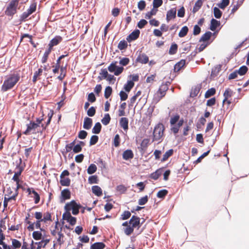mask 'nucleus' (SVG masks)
<instances>
[{"mask_svg": "<svg viewBox=\"0 0 249 249\" xmlns=\"http://www.w3.org/2000/svg\"><path fill=\"white\" fill-rule=\"evenodd\" d=\"M163 170V168H160L157 170L155 172L150 175L151 178L154 180L158 179L159 177L162 174Z\"/></svg>", "mask_w": 249, "mask_h": 249, "instance_id": "obj_21", "label": "nucleus"}, {"mask_svg": "<svg viewBox=\"0 0 249 249\" xmlns=\"http://www.w3.org/2000/svg\"><path fill=\"white\" fill-rule=\"evenodd\" d=\"M129 223L131 224L134 228H138V229H139L142 224V223L140 222V217L134 215H132L129 220Z\"/></svg>", "mask_w": 249, "mask_h": 249, "instance_id": "obj_9", "label": "nucleus"}, {"mask_svg": "<svg viewBox=\"0 0 249 249\" xmlns=\"http://www.w3.org/2000/svg\"><path fill=\"white\" fill-rule=\"evenodd\" d=\"M155 106H150L147 109L145 113L146 115L150 119L152 116V113L154 111Z\"/></svg>", "mask_w": 249, "mask_h": 249, "instance_id": "obj_54", "label": "nucleus"}, {"mask_svg": "<svg viewBox=\"0 0 249 249\" xmlns=\"http://www.w3.org/2000/svg\"><path fill=\"white\" fill-rule=\"evenodd\" d=\"M213 15L214 17L217 19L220 18L222 15V12L219 9V8L214 7L213 8Z\"/></svg>", "mask_w": 249, "mask_h": 249, "instance_id": "obj_38", "label": "nucleus"}, {"mask_svg": "<svg viewBox=\"0 0 249 249\" xmlns=\"http://www.w3.org/2000/svg\"><path fill=\"white\" fill-rule=\"evenodd\" d=\"M105 247L103 242H95L91 245L90 249H104Z\"/></svg>", "mask_w": 249, "mask_h": 249, "instance_id": "obj_26", "label": "nucleus"}, {"mask_svg": "<svg viewBox=\"0 0 249 249\" xmlns=\"http://www.w3.org/2000/svg\"><path fill=\"white\" fill-rule=\"evenodd\" d=\"M174 153V150L173 149H170L167 151L163 155L162 159H161V161H164L166 160L170 156H171Z\"/></svg>", "mask_w": 249, "mask_h": 249, "instance_id": "obj_31", "label": "nucleus"}, {"mask_svg": "<svg viewBox=\"0 0 249 249\" xmlns=\"http://www.w3.org/2000/svg\"><path fill=\"white\" fill-rule=\"evenodd\" d=\"M127 47V43L124 40H121L118 45V48L120 50L125 49Z\"/></svg>", "mask_w": 249, "mask_h": 249, "instance_id": "obj_49", "label": "nucleus"}, {"mask_svg": "<svg viewBox=\"0 0 249 249\" xmlns=\"http://www.w3.org/2000/svg\"><path fill=\"white\" fill-rule=\"evenodd\" d=\"M201 86L200 85H197L194 88H193L190 93L191 97H194L196 96L201 89Z\"/></svg>", "mask_w": 249, "mask_h": 249, "instance_id": "obj_25", "label": "nucleus"}, {"mask_svg": "<svg viewBox=\"0 0 249 249\" xmlns=\"http://www.w3.org/2000/svg\"><path fill=\"white\" fill-rule=\"evenodd\" d=\"M134 83L132 81H127V83L124 85V89L126 92H129L132 88L134 87Z\"/></svg>", "mask_w": 249, "mask_h": 249, "instance_id": "obj_32", "label": "nucleus"}, {"mask_svg": "<svg viewBox=\"0 0 249 249\" xmlns=\"http://www.w3.org/2000/svg\"><path fill=\"white\" fill-rule=\"evenodd\" d=\"M177 10L175 8H173L167 11L166 14V20L169 22L171 19H174L176 18Z\"/></svg>", "mask_w": 249, "mask_h": 249, "instance_id": "obj_12", "label": "nucleus"}, {"mask_svg": "<svg viewBox=\"0 0 249 249\" xmlns=\"http://www.w3.org/2000/svg\"><path fill=\"white\" fill-rule=\"evenodd\" d=\"M230 3V0H222L221 2L217 4L218 7L222 9H224Z\"/></svg>", "mask_w": 249, "mask_h": 249, "instance_id": "obj_43", "label": "nucleus"}, {"mask_svg": "<svg viewBox=\"0 0 249 249\" xmlns=\"http://www.w3.org/2000/svg\"><path fill=\"white\" fill-rule=\"evenodd\" d=\"M170 83L167 82L166 84H162L156 94L154 95L153 100L156 103H157L160 100L165 96L166 94V91L168 89V86L169 85Z\"/></svg>", "mask_w": 249, "mask_h": 249, "instance_id": "obj_2", "label": "nucleus"}, {"mask_svg": "<svg viewBox=\"0 0 249 249\" xmlns=\"http://www.w3.org/2000/svg\"><path fill=\"white\" fill-rule=\"evenodd\" d=\"M96 113V107H91L87 111V114L89 117H93Z\"/></svg>", "mask_w": 249, "mask_h": 249, "instance_id": "obj_60", "label": "nucleus"}, {"mask_svg": "<svg viewBox=\"0 0 249 249\" xmlns=\"http://www.w3.org/2000/svg\"><path fill=\"white\" fill-rule=\"evenodd\" d=\"M102 125L99 122L96 123L92 129V132L94 134H99L101 131Z\"/></svg>", "mask_w": 249, "mask_h": 249, "instance_id": "obj_27", "label": "nucleus"}, {"mask_svg": "<svg viewBox=\"0 0 249 249\" xmlns=\"http://www.w3.org/2000/svg\"><path fill=\"white\" fill-rule=\"evenodd\" d=\"M232 91L230 89L228 88L226 89L223 94L224 99L223 100V105L226 103V101H227V99L232 96Z\"/></svg>", "mask_w": 249, "mask_h": 249, "instance_id": "obj_24", "label": "nucleus"}, {"mask_svg": "<svg viewBox=\"0 0 249 249\" xmlns=\"http://www.w3.org/2000/svg\"><path fill=\"white\" fill-rule=\"evenodd\" d=\"M116 190L121 194L124 193L126 190V187L124 185H119L116 187Z\"/></svg>", "mask_w": 249, "mask_h": 249, "instance_id": "obj_61", "label": "nucleus"}, {"mask_svg": "<svg viewBox=\"0 0 249 249\" xmlns=\"http://www.w3.org/2000/svg\"><path fill=\"white\" fill-rule=\"evenodd\" d=\"M140 31L138 29H135L130 33L126 37V40L128 42H131L136 40L140 36Z\"/></svg>", "mask_w": 249, "mask_h": 249, "instance_id": "obj_10", "label": "nucleus"}, {"mask_svg": "<svg viewBox=\"0 0 249 249\" xmlns=\"http://www.w3.org/2000/svg\"><path fill=\"white\" fill-rule=\"evenodd\" d=\"M20 78V74L18 72H14L6 76L1 87V91L4 92L12 89L19 81Z\"/></svg>", "mask_w": 249, "mask_h": 249, "instance_id": "obj_1", "label": "nucleus"}, {"mask_svg": "<svg viewBox=\"0 0 249 249\" xmlns=\"http://www.w3.org/2000/svg\"><path fill=\"white\" fill-rule=\"evenodd\" d=\"M62 40V37L60 36H56L53 38L49 42V47L53 49L54 46L58 45Z\"/></svg>", "mask_w": 249, "mask_h": 249, "instance_id": "obj_13", "label": "nucleus"}, {"mask_svg": "<svg viewBox=\"0 0 249 249\" xmlns=\"http://www.w3.org/2000/svg\"><path fill=\"white\" fill-rule=\"evenodd\" d=\"M100 75H101L98 76V79L100 80L106 79L108 75L107 70L106 69H102L100 72Z\"/></svg>", "mask_w": 249, "mask_h": 249, "instance_id": "obj_40", "label": "nucleus"}, {"mask_svg": "<svg viewBox=\"0 0 249 249\" xmlns=\"http://www.w3.org/2000/svg\"><path fill=\"white\" fill-rule=\"evenodd\" d=\"M185 60L181 59L180 61L176 63L174 68L175 72L178 71L185 64Z\"/></svg>", "mask_w": 249, "mask_h": 249, "instance_id": "obj_22", "label": "nucleus"}, {"mask_svg": "<svg viewBox=\"0 0 249 249\" xmlns=\"http://www.w3.org/2000/svg\"><path fill=\"white\" fill-rule=\"evenodd\" d=\"M60 183L63 186H69L71 183V179L69 178H60Z\"/></svg>", "mask_w": 249, "mask_h": 249, "instance_id": "obj_34", "label": "nucleus"}, {"mask_svg": "<svg viewBox=\"0 0 249 249\" xmlns=\"http://www.w3.org/2000/svg\"><path fill=\"white\" fill-rule=\"evenodd\" d=\"M92 120L86 117L84 118V121L83 124V128L85 129L89 130V129L92 126Z\"/></svg>", "mask_w": 249, "mask_h": 249, "instance_id": "obj_17", "label": "nucleus"}, {"mask_svg": "<svg viewBox=\"0 0 249 249\" xmlns=\"http://www.w3.org/2000/svg\"><path fill=\"white\" fill-rule=\"evenodd\" d=\"M179 118L180 116L178 114L171 117L170 121L171 125H172L175 124L179 121Z\"/></svg>", "mask_w": 249, "mask_h": 249, "instance_id": "obj_51", "label": "nucleus"}, {"mask_svg": "<svg viewBox=\"0 0 249 249\" xmlns=\"http://www.w3.org/2000/svg\"><path fill=\"white\" fill-rule=\"evenodd\" d=\"M88 182L89 184H97L98 183V177L96 175H93L89 177Z\"/></svg>", "mask_w": 249, "mask_h": 249, "instance_id": "obj_47", "label": "nucleus"}, {"mask_svg": "<svg viewBox=\"0 0 249 249\" xmlns=\"http://www.w3.org/2000/svg\"><path fill=\"white\" fill-rule=\"evenodd\" d=\"M203 4L202 0H197L196 2L195 5L193 7V12L194 13H196L201 8Z\"/></svg>", "mask_w": 249, "mask_h": 249, "instance_id": "obj_30", "label": "nucleus"}, {"mask_svg": "<svg viewBox=\"0 0 249 249\" xmlns=\"http://www.w3.org/2000/svg\"><path fill=\"white\" fill-rule=\"evenodd\" d=\"M134 154L133 151L131 149L125 150L123 154V159L127 160L133 158Z\"/></svg>", "mask_w": 249, "mask_h": 249, "instance_id": "obj_15", "label": "nucleus"}, {"mask_svg": "<svg viewBox=\"0 0 249 249\" xmlns=\"http://www.w3.org/2000/svg\"><path fill=\"white\" fill-rule=\"evenodd\" d=\"M146 6V2L143 0H140L138 3V8L140 11L143 10Z\"/></svg>", "mask_w": 249, "mask_h": 249, "instance_id": "obj_64", "label": "nucleus"}, {"mask_svg": "<svg viewBox=\"0 0 249 249\" xmlns=\"http://www.w3.org/2000/svg\"><path fill=\"white\" fill-rule=\"evenodd\" d=\"M165 128L161 123H159L157 124L153 131V141H160L163 135V132Z\"/></svg>", "mask_w": 249, "mask_h": 249, "instance_id": "obj_3", "label": "nucleus"}, {"mask_svg": "<svg viewBox=\"0 0 249 249\" xmlns=\"http://www.w3.org/2000/svg\"><path fill=\"white\" fill-rule=\"evenodd\" d=\"M42 220L44 223L47 222L48 221H52L51 213L49 212L44 213Z\"/></svg>", "mask_w": 249, "mask_h": 249, "instance_id": "obj_45", "label": "nucleus"}, {"mask_svg": "<svg viewBox=\"0 0 249 249\" xmlns=\"http://www.w3.org/2000/svg\"><path fill=\"white\" fill-rule=\"evenodd\" d=\"M71 197V193L69 189H64L61 192L60 196V202L63 203L66 200L69 199Z\"/></svg>", "mask_w": 249, "mask_h": 249, "instance_id": "obj_8", "label": "nucleus"}, {"mask_svg": "<svg viewBox=\"0 0 249 249\" xmlns=\"http://www.w3.org/2000/svg\"><path fill=\"white\" fill-rule=\"evenodd\" d=\"M158 11V9L153 8L150 11L148 12L147 13H146L145 18L146 19H150L152 16L156 15Z\"/></svg>", "mask_w": 249, "mask_h": 249, "instance_id": "obj_39", "label": "nucleus"}, {"mask_svg": "<svg viewBox=\"0 0 249 249\" xmlns=\"http://www.w3.org/2000/svg\"><path fill=\"white\" fill-rule=\"evenodd\" d=\"M110 120L111 118L109 114L108 113H106L105 114L103 118L101 120V122L104 125H107L109 124Z\"/></svg>", "mask_w": 249, "mask_h": 249, "instance_id": "obj_36", "label": "nucleus"}, {"mask_svg": "<svg viewBox=\"0 0 249 249\" xmlns=\"http://www.w3.org/2000/svg\"><path fill=\"white\" fill-rule=\"evenodd\" d=\"M248 70L249 69L246 66L243 65L240 67L238 70H236V71L239 75L243 76L246 74Z\"/></svg>", "mask_w": 249, "mask_h": 249, "instance_id": "obj_28", "label": "nucleus"}, {"mask_svg": "<svg viewBox=\"0 0 249 249\" xmlns=\"http://www.w3.org/2000/svg\"><path fill=\"white\" fill-rule=\"evenodd\" d=\"M148 61L149 58L148 56L144 53H140L135 60L136 63H140L142 64H146Z\"/></svg>", "mask_w": 249, "mask_h": 249, "instance_id": "obj_11", "label": "nucleus"}, {"mask_svg": "<svg viewBox=\"0 0 249 249\" xmlns=\"http://www.w3.org/2000/svg\"><path fill=\"white\" fill-rule=\"evenodd\" d=\"M131 216V212L128 211H125L121 215L122 220H126Z\"/></svg>", "mask_w": 249, "mask_h": 249, "instance_id": "obj_62", "label": "nucleus"}, {"mask_svg": "<svg viewBox=\"0 0 249 249\" xmlns=\"http://www.w3.org/2000/svg\"><path fill=\"white\" fill-rule=\"evenodd\" d=\"M178 48V45L175 43H173L170 46L169 53L171 55L175 54L177 53Z\"/></svg>", "mask_w": 249, "mask_h": 249, "instance_id": "obj_33", "label": "nucleus"}, {"mask_svg": "<svg viewBox=\"0 0 249 249\" xmlns=\"http://www.w3.org/2000/svg\"><path fill=\"white\" fill-rule=\"evenodd\" d=\"M52 50V49L51 48H50V47H49L47 50H46L45 52H44V53L43 54L42 59H41V62L42 63H45L46 62V61L48 59L49 55L51 53Z\"/></svg>", "mask_w": 249, "mask_h": 249, "instance_id": "obj_29", "label": "nucleus"}, {"mask_svg": "<svg viewBox=\"0 0 249 249\" xmlns=\"http://www.w3.org/2000/svg\"><path fill=\"white\" fill-rule=\"evenodd\" d=\"M216 92L215 89L214 88H212L208 90H207L205 94V97L206 98H208L212 96H213L215 94Z\"/></svg>", "mask_w": 249, "mask_h": 249, "instance_id": "obj_42", "label": "nucleus"}, {"mask_svg": "<svg viewBox=\"0 0 249 249\" xmlns=\"http://www.w3.org/2000/svg\"><path fill=\"white\" fill-rule=\"evenodd\" d=\"M117 61H113L107 68V70L110 72L114 73V74L116 76L121 74L124 69L122 66H117Z\"/></svg>", "mask_w": 249, "mask_h": 249, "instance_id": "obj_6", "label": "nucleus"}, {"mask_svg": "<svg viewBox=\"0 0 249 249\" xmlns=\"http://www.w3.org/2000/svg\"><path fill=\"white\" fill-rule=\"evenodd\" d=\"M60 71L61 73L60 75L57 77V79L60 81H62L66 76V66H61L60 68Z\"/></svg>", "mask_w": 249, "mask_h": 249, "instance_id": "obj_37", "label": "nucleus"}, {"mask_svg": "<svg viewBox=\"0 0 249 249\" xmlns=\"http://www.w3.org/2000/svg\"><path fill=\"white\" fill-rule=\"evenodd\" d=\"M32 236L33 238L36 240H39L41 239L42 234L40 231H34L33 232Z\"/></svg>", "mask_w": 249, "mask_h": 249, "instance_id": "obj_48", "label": "nucleus"}, {"mask_svg": "<svg viewBox=\"0 0 249 249\" xmlns=\"http://www.w3.org/2000/svg\"><path fill=\"white\" fill-rule=\"evenodd\" d=\"M82 207L80 204H78L74 200H71L70 202L67 203L65 206L66 211L72 210V213L73 215H77L79 212V209Z\"/></svg>", "mask_w": 249, "mask_h": 249, "instance_id": "obj_4", "label": "nucleus"}, {"mask_svg": "<svg viewBox=\"0 0 249 249\" xmlns=\"http://www.w3.org/2000/svg\"><path fill=\"white\" fill-rule=\"evenodd\" d=\"M20 176V175L18 172H15L14 176L12 178V180L16 182L17 189H22L23 190H24L25 188L19 183L20 180L18 177Z\"/></svg>", "mask_w": 249, "mask_h": 249, "instance_id": "obj_18", "label": "nucleus"}, {"mask_svg": "<svg viewBox=\"0 0 249 249\" xmlns=\"http://www.w3.org/2000/svg\"><path fill=\"white\" fill-rule=\"evenodd\" d=\"M214 34H215V33H212V32H211L210 31H207L201 36L199 41V42H205L206 41H208L210 39V38L212 36V35H214Z\"/></svg>", "mask_w": 249, "mask_h": 249, "instance_id": "obj_20", "label": "nucleus"}, {"mask_svg": "<svg viewBox=\"0 0 249 249\" xmlns=\"http://www.w3.org/2000/svg\"><path fill=\"white\" fill-rule=\"evenodd\" d=\"M120 58L121 59L119 61V64L120 65H121L123 66H125L127 64H128L129 61H130L129 59L128 58L123 57V58H121V57H120Z\"/></svg>", "mask_w": 249, "mask_h": 249, "instance_id": "obj_58", "label": "nucleus"}, {"mask_svg": "<svg viewBox=\"0 0 249 249\" xmlns=\"http://www.w3.org/2000/svg\"><path fill=\"white\" fill-rule=\"evenodd\" d=\"M120 138L119 134L115 135L113 139V145L117 147L120 145Z\"/></svg>", "mask_w": 249, "mask_h": 249, "instance_id": "obj_59", "label": "nucleus"}, {"mask_svg": "<svg viewBox=\"0 0 249 249\" xmlns=\"http://www.w3.org/2000/svg\"><path fill=\"white\" fill-rule=\"evenodd\" d=\"M91 190L92 193L97 196H100L103 194L102 190L99 186H93L91 188Z\"/></svg>", "mask_w": 249, "mask_h": 249, "instance_id": "obj_23", "label": "nucleus"}, {"mask_svg": "<svg viewBox=\"0 0 249 249\" xmlns=\"http://www.w3.org/2000/svg\"><path fill=\"white\" fill-rule=\"evenodd\" d=\"M119 124L124 131H127L128 129V119L126 117H122L119 121Z\"/></svg>", "mask_w": 249, "mask_h": 249, "instance_id": "obj_14", "label": "nucleus"}, {"mask_svg": "<svg viewBox=\"0 0 249 249\" xmlns=\"http://www.w3.org/2000/svg\"><path fill=\"white\" fill-rule=\"evenodd\" d=\"M97 171V167L94 164H91L89 165L87 173L91 175L94 174Z\"/></svg>", "mask_w": 249, "mask_h": 249, "instance_id": "obj_41", "label": "nucleus"}, {"mask_svg": "<svg viewBox=\"0 0 249 249\" xmlns=\"http://www.w3.org/2000/svg\"><path fill=\"white\" fill-rule=\"evenodd\" d=\"M97 163L99 164V166L102 170L106 169V163L101 158H99L97 160Z\"/></svg>", "mask_w": 249, "mask_h": 249, "instance_id": "obj_56", "label": "nucleus"}, {"mask_svg": "<svg viewBox=\"0 0 249 249\" xmlns=\"http://www.w3.org/2000/svg\"><path fill=\"white\" fill-rule=\"evenodd\" d=\"M26 126V130L23 132V133L26 135L29 134L31 131H32L33 134H36V129L39 127L38 124H36V123L35 122L32 121L30 122L29 124H27Z\"/></svg>", "mask_w": 249, "mask_h": 249, "instance_id": "obj_7", "label": "nucleus"}, {"mask_svg": "<svg viewBox=\"0 0 249 249\" xmlns=\"http://www.w3.org/2000/svg\"><path fill=\"white\" fill-rule=\"evenodd\" d=\"M189 31V29L187 26H184L180 30L178 33V36L180 37H183L187 35Z\"/></svg>", "mask_w": 249, "mask_h": 249, "instance_id": "obj_35", "label": "nucleus"}, {"mask_svg": "<svg viewBox=\"0 0 249 249\" xmlns=\"http://www.w3.org/2000/svg\"><path fill=\"white\" fill-rule=\"evenodd\" d=\"M222 65H217L213 68L211 71V76L215 77L217 76L221 70Z\"/></svg>", "mask_w": 249, "mask_h": 249, "instance_id": "obj_19", "label": "nucleus"}, {"mask_svg": "<svg viewBox=\"0 0 249 249\" xmlns=\"http://www.w3.org/2000/svg\"><path fill=\"white\" fill-rule=\"evenodd\" d=\"M168 193V191L166 189L161 190L158 192L157 196L158 198L163 199L167 195Z\"/></svg>", "mask_w": 249, "mask_h": 249, "instance_id": "obj_44", "label": "nucleus"}, {"mask_svg": "<svg viewBox=\"0 0 249 249\" xmlns=\"http://www.w3.org/2000/svg\"><path fill=\"white\" fill-rule=\"evenodd\" d=\"M148 200V196L146 195L143 197H141L138 200V204L140 205H145Z\"/></svg>", "mask_w": 249, "mask_h": 249, "instance_id": "obj_55", "label": "nucleus"}, {"mask_svg": "<svg viewBox=\"0 0 249 249\" xmlns=\"http://www.w3.org/2000/svg\"><path fill=\"white\" fill-rule=\"evenodd\" d=\"M112 92V89L110 86H107L105 90L104 96L105 98L108 99L111 95Z\"/></svg>", "mask_w": 249, "mask_h": 249, "instance_id": "obj_46", "label": "nucleus"}, {"mask_svg": "<svg viewBox=\"0 0 249 249\" xmlns=\"http://www.w3.org/2000/svg\"><path fill=\"white\" fill-rule=\"evenodd\" d=\"M147 21L144 19H141L137 23V26L140 29L143 28L147 24Z\"/></svg>", "mask_w": 249, "mask_h": 249, "instance_id": "obj_63", "label": "nucleus"}, {"mask_svg": "<svg viewBox=\"0 0 249 249\" xmlns=\"http://www.w3.org/2000/svg\"><path fill=\"white\" fill-rule=\"evenodd\" d=\"M162 0H153V8L158 9L159 7L162 5Z\"/></svg>", "mask_w": 249, "mask_h": 249, "instance_id": "obj_53", "label": "nucleus"}, {"mask_svg": "<svg viewBox=\"0 0 249 249\" xmlns=\"http://www.w3.org/2000/svg\"><path fill=\"white\" fill-rule=\"evenodd\" d=\"M19 0H11L7 7L5 13L7 16H13L17 12Z\"/></svg>", "mask_w": 249, "mask_h": 249, "instance_id": "obj_5", "label": "nucleus"}, {"mask_svg": "<svg viewBox=\"0 0 249 249\" xmlns=\"http://www.w3.org/2000/svg\"><path fill=\"white\" fill-rule=\"evenodd\" d=\"M220 25V21L213 18L211 20V25L209 29L212 31H214Z\"/></svg>", "mask_w": 249, "mask_h": 249, "instance_id": "obj_16", "label": "nucleus"}, {"mask_svg": "<svg viewBox=\"0 0 249 249\" xmlns=\"http://www.w3.org/2000/svg\"><path fill=\"white\" fill-rule=\"evenodd\" d=\"M12 243L13 247L12 249H19L21 246V243L16 239H12Z\"/></svg>", "mask_w": 249, "mask_h": 249, "instance_id": "obj_50", "label": "nucleus"}, {"mask_svg": "<svg viewBox=\"0 0 249 249\" xmlns=\"http://www.w3.org/2000/svg\"><path fill=\"white\" fill-rule=\"evenodd\" d=\"M43 70L41 68L39 69L37 71H36L34 73L33 77V82L35 83L37 81V77L42 73Z\"/></svg>", "mask_w": 249, "mask_h": 249, "instance_id": "obj_52", "label": "nucleus"}, {"mask_svg": "<svg viewBox=\"0 0 249 249\" xmlns=\"http://www.w3.org/2000/svg\"><path fill=\"white\" fill-rule=\"evenodd\" d=\"M99 137L97 135H92L91 137L90 141H89V145H93L95 144L98 141Z\"/></svg>", "mask_w": 249, "mask_h": 249, "instance_id": "obj_57", "label": "nucleus"}]
</instances>
